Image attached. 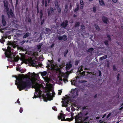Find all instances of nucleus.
Wrapping results in <instances>:
<instances>
[{"label":"nucleus","mask_w":123,"mask_h":123,"mask_svg":"<svg viewBox=\"0 0 123 123\" xmlns=\"http://www.w3.org/2000/svg\"><path fill=\"white\" fill-rule=\"evenodd\" d=\"M32 79H31L27 76L19 75L18 77H16V80L15 81V84L19 91L25 89L27 90V88H28L30 85H32V87L35 89L36 92L39 96H41L42 91L40 89L42 85L36 83L35 81V78L37 75L34 73L31 74Z\"/></svg>","instance_id":"f257e3e1"},{"label":"nucleus","mask_w":123,"mask_h":123,"mask_svg":"<svg viewBox=\"0 0 123 123\" xmlns=\"http://www.w3.org/2000/svg\"><path fill=\"white\" fill-rule=\"evenodd\" d=\"M41 75L44 79L45 81L47 83L46 84V87L47 91H49V92L46 93L45 98L47 100H51L52 99V98L54 97L52 91H49L51 90V84L48 83L50 81V79L48 77H46V75L47 74L46 71H44L41 73Z\"/></svg>","instance_id":"f03ea898"},{"label":"nucleus","mask_w":123,"mask_h":123,"mask_svg":"<svg viewBox=\"0 0 123 123\" xmlns=\"http://www.w3.org/2000/svg\"><path fill=\"white\" fill-rule=\"evenodd\" d=\"M78 91L76 89L72 91L70 93V96L69 97H68L67 99L65 100V103H64V105H62V106H65L66 107L68 105V100L72 101V98H74L76 97L78 95Z\"/></svg>","instance_id":"7ed1b4c3"},{"label":"nucleus","mask_w":123,"mask_h":123,"mask_svg":"<svg viewBox=\"0 0 123 123\" xmlns=\"http://www.w3.org/2000/svg\"><path fill=\"white\" fill-rule=\"evenodd\" d=\"M12 49L11 47L8 46L6 51L5 53L6 57L11 59V61H14L15 62L18 61L19 59L17 57H15V56L12 53Z\"/></svg>","instance_id":"20e7f679"},{"label":"nucleus","mask_w":123,"mask_h":123,"mask_svg":"<svg viewBox=\"0 0 123 123\" xmlns=\"http://www.w3.org/2000/svg\"><path fill=\"white\" fill-rule=\"evenodd\" d=\"M69 72H67L66 73L63 74V73L60 74L59 77V81H58V79L57 80V81L56 82V83L58 84H59L60 85L62 84V82L60 81H62V80L65 82L66 81H67V78L68 75L69 74Z\"/></svg>","instance_id":"39448f33"},{"label":"nucleus","mask_w":123,"mask_h":123,"mask_svg":"<svg viewBox=\"0 0 123 123\" xmlns=\"http://www.w3.org/2000/svg\"><path fill=\"white\" fill-rule=\"evenodd\" d=\"M47 64L48 65L47 67L49 69L56 70L59 68L57 64L52 61H49Z\"/></svg>","instance_id":"423d86ee"},{"label":"nucleus","mask_w":123,"mask_h":123,"mask_svg":"<svg viewBox=\"0 0 123 123\" xmlns=\"http://www.w3.org/2000/svg\"><path fill=\"white\" fill-rule=\"evenodd\" d=\"M28 62L32 65L34 66H36V68H37L40 66H41L42 64L41 63L36 61L35 60H32L31 59H28Z\"/></svg>","instance_id":"0eeeda50"},{"label":"nucleus","mask_w":123,"mask_h":123,"mask_svg":"<svg viewBox=\"0 0 123 123\" xmlns=\"http://www.w3.org/2000/svg\"><path fill=\"white\" fill-rule=\"evenodd\" d=\"M65 115L64 114H62V113H60V115L58 116V119H61V121H72L73 119L72 118H68L65 119Z\"/></svg>","instance_id":"6e6552de"},{"label":"nucleus","mask_w":123,"mask_h":123,"mask_svg":"<svg viewBox=\"0 0 123 123\" xmlns=\"http://www.w3.org/2000/svg\"><path fill=\"white\" fill-rule=\"evenodd\" d=\"M81 68H79L78 70V71L80 73V74H81V75H88L87 73H89V72L87 73L86 72H83L82 73L81 72V71L82 70L81 69Z\"/></svg>","instance_id":"1a4fd4ad"},{"label":"nucleus","mask_w":123,"mask_h":123,"mask_svg":"<svg viewBox=\"0 0 123 123\" xmlns=\"http://www.w3.org/2000/svg\"><path fill=\"white\" fill-rule=\"evenodd\" d=\"M7 45H10L11 47H12L14 48H16L17 46V45L15 43V42H9L7 44Z\"/></svg>","instance_id":"9d476101"},{"label":"nucleus","mask_w":123,"mask_h":123,"mask_svg":"<svg viewBox=\"0 0 123 123\" xmlns=\"http://www.w3.org/2000/svg\"><path fill=\"white\" fill-rule=\"evenodd\" d=\"M55 7L57 9L58 12L59 13H60L61 12V8L59 7V5L57 1H55Z\"/></svg>","instance_id":"9b49d317"},{"label":"nucleus","mask_w":123,"mask_h":123,"mask_svg":"<svg viewBox=\"0 0 123 123\" xmlns=\"http://www.w3.org/2000/svg\"><path fill=\"white\" fill-rule=\"evenodd\" d=\"M75 123H80L82 121V118L80 117H78L77 116L75 118Z\"/></svg>","instance_id":"f8f14e48"},{"label":"nucleus","mask_w":123,"mask_h":123,"mask_svg":"<svg viewBox=\"0 0 123 123\" xmlns=\"http://www.w3.org/2000/svg\"><path fill=\"white\" fill-rule=\"evenodd\" d=\"M48 16H49L51 15V13H53L54 12V10L53 8L50 7L49 9H48Z\"/></svg>","instance_id":"ddd939ff"},{"label":"nucleus","mask_w":123,"mask_h":123,"mask_svg":"<svg viewBox=\"0 0 123 123\" xmlns=\"http://www.w3.org/2000/svg\"><path fill=\"white\" fill-rule=\"evenodd\" d=\"M80 77V76L79 77V76H78L76 78L75 80H74L73 81H71V83L72 85H76V83L77 81V79L79 78Z\"/></svg>","instance_id":"4468645a"},{"label":"nucleus","mask_w":123,"mask_h":123,"mask_svg":"<svg viewBox=\"0 0 123 123\" xmlns=\"http://www.w3.org/2000/svg\"><path fill=\"white\" fill-rule=\"evenodd\" d=\"M72 66V65L70 62L67 63L66 65V70L67 71Z\"/></svg>","instance_id":"2eb2a0df"},{"label":"nucleus","mask_w":123,"mask_h":123,"mask_svg":"<svg viewBox=\"0 0 123 123\" xmlns=\"http://www.w3.org/2000/svg\"><path fill=\"white\" fill-rule=\"evenodd\" d=\"M68 21L67 20H65L61 24V25L63 27H65L67 26Z\"/></svg>","instance_id":"dca6fc26"},{"label":"nucleus","mask_w":123,"mask_h":123,"mask_svg":"<svg viewBox=\"0 0 123 123\" xmlns=\"http://www.w3.org/2000/svg\"><path fill=\"white\" fill-rule=\"evenodd\" d=\"M7 13L9 17L10 15H11L12 16L13 15L12 11L11 9H10L9 10H8L7 11Z\"/></svg>","instance_id":"f3484780"},{"label":"nucleus","mask_w":123,"mask_h":123,"mask_svg":"<svg viewBox=\"0 0 123 123\" xmlns=\"http://www.w3.org/2000/svg\"><path fill=\"white\" fill-rule=\"evenodd\" d=\"M2 24L4 26H5L6 24V22L5 20V17L3 15H2Z\"/></svg>","instance_id":"a211bd4d"},{"label":"nucleus","mask_w":123,"mask_h":123,"mask_svg":"<svg viewBox=\"0 0 123 123\" xmlns=\"http://www.w3.org/2000/svg\"><path fill=\"white\" fill-rule=\"evenodd\" d=\"M102 19L104 23H107L108 20L107 18L105 17H103L102 18Z\"/></svg>","instance_id":"6ab92c4d"},{"label":"nucleus","mask_w":123,"mask_h":123,"mask_svg":"<svg viewBox=\"0 0 123 123\" xmlns=\"http://www.w3.org/2000/svg\"><path fill=\"white\" fill-rule=\"evenodd\" d=\"M46 34H48V33H51L52 32V31H51V30L48 28H46Z\"/></svg>","instance_id":"aec40b11"},{"label":"nucleus","mask_w":123,"mask_h":123,"mask_svg":"<svg viewBox=\"0 0 123 123\" xmlns=\"http://www.w3.org/2000/svg\"><path fill=\"white\" fill-rule=\"evenodd\" d=\"M100 4L103 6L105 5V4L104 2L102 0H99Z\"/></svg>","instance_id":"412c9836"},{"label":"nucleus","mask_w":123,"mask_h":123,"mask_svg":"<svg viewBox=\"0 0 123 123\" xmlns=\"http://www.w3.org/2000/svg\"><path fill=\"white\" fill-rule=\"evenodd\" d=\"M30 35V34L28 33H26V34L23 37V38H26L28 37Z\"/></svg>","instance_id":"4be33fe9"},{"label":"nucleus","mask_w":123,"mask_h":123,"mask_svg":"<svg viewBox=\"0 0 123 123\" xmlns=\"http://www.w3.org/2000/svg\"><path fill=\"white\" fill-rule=\"evenodd\" d=\"M107 58V55H105L104 56L100 58V60H102L104 59H105Z\"/></svg>","instance_id":"5701e85b"},{"label":"nucleus","mask_w":123,"mask_h":123,"mask_svg":"<svg viewBox=\"0 0 123 123\" xmlns=\"http://www.w3.org/2000/svg\"><path fill=\"white\" fill-rule=\"evenodd\" d=\"M42 3L44 4H45V6H47V2L46 0H43Z\"/></svg>","instance_id":"b1692460"},{"label":"nucleus","mask_w":123,"mask_h":123,"mask_svg":"<svg viewBox=\"0 0 123 123\" xmlns=\"http://www.w3.org/2000/svg\"><path fill=\"white\" fill-rule=\"evenodd\" d=\"M4 4L5 8L6 9L7 11L8 10V5L7 4H6L5 2H4Z\"/></svg>","instance_id":"393cba45"},{"label":"nucleus","mask_w":123,"mask_h":123,"mask_svg":"<svg viewBox=\"0 0 123 123\" xmlns=\"http://www.w3.org/2000/svg\"><path fill=\"white\" fill-rule=\"evenodd\" d=\"M77 7L74 9V11L75 12L79 10V6L77 3Z\"/></svg>","instance_id":"a878e982"},{"label":"nucleus","mask_w":123,"mask_h":123,"mask_svg":"<svg viewBox=\"0 0 123 123\" xmlns=\"http://www.w3.org/2000/svg\"><path fill=\"white\" fill-rule=\"evenodd\" d=\"M62 40H66L67 39V37L65 35H63V36H62Z\"/></svg>","instance_id":"bb28decb"},{"label":"nucleus","mask_w":123,"mask_h":123,"mask_svg":"<svg viewBox=\"0 0 123 123\" xmlns=\"http://www.w3.org/2000/svg\"><path fill=\"white\" fill-rule=\"evenodd\" d=\"M68 6L67 5H66L65 7V9L64 10V12H68Z\"/></svg>","instance_id":"cd10ccee"},{"label":"nucleus","mask_w":123,"mask_h":123,"mask_svg":"<svg viewBox=\"0 0 123 123\" xmlns=\"http://www.w3.org/2000/svg\"><path fill=\"white\" fill-rule=\"evenodd\" d=\"M4 39V37H2V39L0 40V42H1V43H3L4 42H5V40Z\"/></svg>","instance_id":"c85d7f7f"},{"label":"nucleus","mask_w":123,"mask_h":123,"mask_svg":"<svg viewBox=\"0 0 123 123\" xmlns=\"http://www.w3.org/2000/svg\"><path fill=\"white\" fill-rule=\"evenodd\" d=\"M79 24L80 23L79 22H77L76 23L75 26V27L79 26Z\"/></svg>","instance_id":"c756f323"},{"label":"nucleus","mask_w":123,"mask_h":123,"mask_svg":"<svg viewBox=\"0 0 123 123\" xmlns=\"http://www.w3.org/2000/svg\"><path fill=\"white\" fill-rule=\"evenodd\" d=\"M40 18L41 19L42 18V16L43 15V13L42 11H41L40 12Z\"/></svg>","instance_id":"7c9ffc66"},{"label":"nucleus","mask_w":123,"mask_h":123,"mask_svg":"<svg viewBox=\"0 0 123 123\" xmlns=\"http://www.w3.org/2000/svg\"><path fill=\"white\" fill-rule=\"evenodd\" d=\"M93 50V48H91L89 49L88 51L89 52H91Z\"/></svg>","instance_id":"2f4dec72"},{"label":"nucleus","mask_w":123,"mask_h":123,"mask_svg":"<svg viewBox=\"0 0 123 123\" xmlns=\"http://www.w3.org/2000/svg\"><path fill=\"white\" fill-rule=\"evenodd\" d=\"M58 38L59 40H62V36H59L57 37Z\"/></svg>","instance_id":"473e14b6"},{"label":"nucleus","mask_w":123,"mask_h":123,"mask_svg":"<svg viewBox=\"0 0 123 123\" xmlns=\"http://www.w3.org/2000/svg\"><path fill=\"white\" fill-rule=\"evenodd\" d=\"M95 27L96 29L98 30H99L100 29V28L97 25L95 26Z\"/></svg>","instance_id":"72a5a7b5"},{"label":"nucleus","mask_w":123,"mask_h":123,"mask_svg":"<svg viewBox=\"0 0 123 123\" xmlns=\"http://www.w3.org/2000/svg\"><path fill=\"white\" fill-rule=\"evenodd\" d=\"M42 45V44H41L40 45H38L37 46V47L38 49H40L41 48V46Z\"/></svg>","instance_id":"f704fd0d"},{"label":"nucleus","mask_w":123,"mask_h":123,"mask_svg":"<svg viewBox=\"0 0 123 123\" xmlns=\"http://www.w3.org/2000/svg\"><path fill=\"white\" fill-rule=\"evenodd\" d=\"M52 109L54 111H57V108L55 107H52Z\"/></svg>","instance_id":"c9c22d12"},{"label":"nucleus","mask_w":123,"mask_h":123,"mask_svg":"<svg viewBox=\"0 0 123 123\" xmlns=\"http://www.w3.org/2000/svg\"><path fill=\"white\" fill-rule=\"evenodd\" d=\"M65 63H62V65H61L60 66V68H62V67H64L65 66Z\"/></svg>","instance_id":"e433bc0d"},{"label":"nucleus","mask_w":123,"mask_h":123,"mask_svg":"<svg viewBox=\"0 0 123 123\" xmlns=\"http://www.w3.org/2000/svg\"><path fill=\"white\" fill-rule=\"evenodd\" d=\"M81 28L82 29H85V26L83 25H81Z\"/></svg>","instance_id":"4c0bfd02"},{"label":"nucleus","mask_w":123,"mask_h":123,"mask_svg":"<svg viewBox=\"0 0 123 123\" xmlns=\"http://www.w3.org/2000/svg\"><path fill=\"white\" fill-rule=\"evenodd\" d=\"M58 92V94L59 95H60L61 94V93L62 92V91L61 90H59Z\"/></svg>","instance_id":"58836bf2"},{"label":"nucleus","mask_w":123,"mask_h":123,"mask_svg":"<svg viewBox=\"0 0 123 123\" xmlns=\"http://www.w3.org/2000/svg\"><path fill=\"white\" fill-rule=\"evenodd\" d=\"M113 70L115 71H116L117 70V68L115 66H113Z\"/></svg>","instance_id":"ea45409f"},{"label":"nucleus","mask_w":123,"mask_h":123,"mask_svg":"<svg viewBox=\"0 0 123 123\" xmlns=\"http://www.w3.org/2000/svg\"><path fill=\"white\" fill-rule=\"evenodd\" d=\"M80 4L81 5H83V3L82 0H80Z\"/></svg>","instance_id":"a19ab883"},{"label":"nucleus","mask_w":123,"mask_h":123,"mask_svg":"<svg viewBox=\"0 0 123 123\" xmlns=\"http://www.w3.org/2000/svg\"><path fill=\"white\" fill-rule=\"evenodd\" d=\"M105 45H108V41H105Z\"/></svg>","instance_id":"79ce46f5"},{"label":"nucleus","mask_w":123,"mask_h":123,"mask_svg":"<svg viewBox=\"0 0 123 123\" xmlns=\"http://www.w3.org/2000/svg\"><path fill=\"white\" fill-rule=\"evenodd\" d=\"M23 111V109L21 108H20V109L19 110V111L20 113H22Z\"/></svg>","instance_id":"37998d69"},{"label":"nucleus","mask_w":123,"mask_h":123,"mask_svg":"<svg viewBox=\"0 0 123 123\" xmlns=\"http://www.w3.org/2000/svg\"><path fill=\"white\" fill-rule=\"evenodd\" d=\"M96 8L95 7H93V12H95L96 11Z\"/></svg>","instance_id":"c03bdc74"},{"label":"nucleus","mask_w":123,"mask_h":123,"mask_svg":"<svg viewBox=\"0 0 123 123\" xmlns=\"http://www.w3.org/2000/svg\"><path fill=\"white\" fill-rule=\"evenodd\" d=\"M107 37L108 38V39L109 40H111V38L110 37V36L109 35H108Z\"/></svg>","instance_id":"a18cd8bd"},{"label":"nucleus","mask_w":123,"mask_h":123,"mask_svg":"<svg viewBox=\"0 0 123 123\" xmlns=\"http://www.w3.org/2000/svg\"><path fill=\"white\" fill-rule=\"evenodd\" d=\"M112 0L114 3L117 2V0Z\"/></svg>","instance_id":"49530a36"},{"label":"nucleus","mask_w":123,"mask_h":123,"mask_svg":"<svg viewBox=\"0 0 123 123\" xmlns=\"http://www.w3.org/2000/svg\"><path fill=\"white\" fill-rule=\"evenodd\" d=\"M111 113H109L107 116V118H108L111 115Z\"/></svg>","instance_id":"de8ad7c7"},{"label":"nucleus","mask_w":123,"mask_h":123,"mask_svg":"<svg viewBox=\"0 0 123 123\" xmlns=\"http://www.w3.org/2000/svg\"><path fill=\"white\" fill-rule=\"evenodd\" d=\"M83 5H81V6H80V8L81 9H82L83 8Z\"/></svg>","instance_id":"09e8293b"},{"label":"nucleus","mask_w":123,"mask_h":123,"mask_svg":"<svg viewBox=\"0 0 123 123\" xmlns=\"http://www.w3.org/2000/svg\"><path fill=\"white\" fill-rule=\"evenodd\" d=\"M72 6H73V5L71 3L70 4V9H71L72 7Z\"/></svg>","instance_id":"8fccbe9b"},{"label":"nucleus","mask_w":123,"mask_h":123,"mask_svg":"<svg viewBox=\"0 0 123 123\" xmlns=\"http://www.w3.org/2000/svg\"><path fill=\"white\" fill-rule=\"evenodd\" d=\"M19 99H18V100H17V103H18L19 104H20V102H19Z\"/></svg>","instance_id":"3c124183"},{"label":"nucleus","mask_w":123,"mask_h":123,"mask_svg":"<svg viewBox=\"0 0 123 123\" xmlns=\"http://www.w3.org/2000/svg\"><path fill=\"white\" fill-rule=\"evenodd\" d=\"M119 77V74H118V75H117V80H118Z\"/></svg>","instance_id":"603ef678"},{"label":"nucleus","mask_w":123,"mask_h":123,"mask_svg":"<svg viewBox=\"0 0 123 123\" xmlns=\"http://www.w3.org/2000/svg\"><path fill=\"white\" fill-rule=\"evenodd\" d=\"M78 64V62L77 61L75 63V65H77Z\"/></svg>","instance_id":"864d4df0"},{"label":"nucleus","mask_w":123,"mask_h":123,"mask_svg":"<svg viewBox=\"0 0 123 123\" xmlns=\"http://www.w3.org/2000/svg\"><path fill=\"white\" fill-rule=\"evenodd\" d=\"M18 1H16V5L18 4Z\"/></svg>","instance_id":"5fc2aeb1"},{"label":"nucleus","mask_w":123,"mask_h":123,"mask_svg":"<svg viewBox=\"0 0 123 123\" xmlns=\"http://www.w3.org/2000/svg\"><path fill=\"white\" fill-rule=\"evenodd\" d=\"M88 117H86L84 119V120H86V119H87L88 118Z\"/></svg>","instance_id":"6e6d98bb"},{"label":"nucleus","mask_w":123,"mask_h":123,"mask_svg":"<svg viewBox=\"0 0 123 123\" xmlns=\"http://www.w3.org/2000/svg\"><path fill=\"white\" fill-rule=\"evenodd\" d=\"M123 107H121V108H120L119 109V110H122V109H123Z\"/></svg>","instance_id":"4d7b16f0"},{"label":"nucleus","mask_w":123,"mask_h":123,"mask_svg":"<svg viewBox=\"0 0 123 123\" xmlns=\"http://www.w3.org/2000/svg\"><path fill=\"white\" fill-rule=\"evenodd\" d=\"M36 96L34 95V97H33V98H36Z\"/></svg>","instance_id":"13d9d810"},{"label":"nucleus","mask_w":123,"mask_h":123,"mask_svg":"<svg viewBox=\"0 0 123 123\" xmlns=\"http://www.w3.org/2000/svg\"><path fill=\"white\" fill-rule=\"evenodd\" d=\"M106 116V115H105V114L103 116V117H102V118H104V117H105Z\"/></svg>","instance_id":"bf43d9fd"},{"label":"nucleus","mask_w":123,"mask_h":123,"mask_svg":"<svg viewBox=\"0 0 123 123\" xmlns=\"http://www.w3.org/2000/svg\"><path fill=\"white\" fill-rule=\"evenodd\" d=\"M43 21H42L41 22V25L42 24H43Z\"/></svg>","instance_id":"052dcab7"},{"label":"nucleus","mask_w":123,"mask_h":123,"mask_svg":"<svg viewBox=\"0 0 123 123\" xmlns=\"http://www.w3.org/2000/svg\"><path fill=\"white\" fill-rule=\"evenodd\" d=\"M54 46V44H52V45H51V47H53Z\"/></svg>","instance_id":"680f3d73"},{"label":"nucleus","mask_w":123,"mask_h":123,"mask_svg":"<svg viewBox=\"0 0 123 123\" xmlns=\"http://www.w3.org/2000/svg\"><path fill=\"white\" fill-rule=\"evenodd\" d=\"M86 108V107H84L83 108V109H85Z\"/></svg>","instance_id":"e2e57ef3"},{"label":"nucleus","mask_w":123,"mask_h":123,"mask_svg":"<svg viewBox=\"0 0 123 123\" xmlns=\"http://www.w3.org/2000/svg\"><path fill=\"white\" fill-rule=\"evenodd\" d=\"M50 0H48V3H49Z\"/></svg>","instance_id":"0e129e2a"},{"label":"nucleus","mask_w":123,"mask_h":123,"mask_svg":"<svg viewBox=\"0 0 123 123\" xmlns=\"http://www.w3.org/2000/svg\"><path fill=\"white\" fill-rule=\"evenodd\" d=\"M74 17H76V15H74Z\"/></svg>","instance_id":"69168bd1"},{"label":"nucleus","mask_w":123,"mask_h":123,"mask_svg":"<svg viewBox=\"0 0 123 123\" xmlns=\"http://www.w3.org/2000/svg\"><path fill=\"white\" fill-rule=\"evenodd\" d=\"M58 61L59 62H60V60H58Z\"/></svg>","instance_id":"338daca9"},{"label":"nucleus","mask_w":123,"mask_h":123,"mask_svg":"<svg viewBox=\"0 0 123 123\" xmlns=\"http://www.w3.org/2000/svg\"><path fill=\"white\" fill-rule=\"evenodd\" d=\"M123 105V103H122V105H121V106H122Z\"/></svg>","instance_id":"774afa93"}]
</instances>
